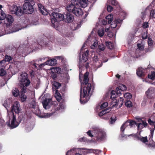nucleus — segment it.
Segmentation results:
<instances>
[{
    "label": "nucleus",
    "instance_id": "nucleus-47",
    "mask_svg": "<svg viewBox=\"0 0 155 155\" xmlns=\"http://www.w3.org/2000/svg\"><path fill=\"white\" fill-rule=\"evenodd\" d=\"M150 17L151 18H155V9L151 11L150 12Z\"/></svg>",
    "mask_w": 155,
    "mask_h": 155
},
{
    "label": "nucleus",
    "instance_id": "nucleus-48",
    "mask_svg": "<svg viewBox=\"0 0 155 155\" xmlns=\"http://www.w3.org/2000/svg\"><path fill=\"white\" fill-rule=\"evenodd\" d=\"M55 97L58 101H59L61 99V96L59 93H56L55 94Z\"/></svg>",
    "mask_w": 155,
    "mask_h": 155
},
{
    "label": "nucleus",
    "instance_id": "nucleus-38",
    "mask_svg": "<svg viewBox=\"0 0 155 155\" xmlns=\"http://www.w3.org/2000/svg\"><path fill=\"white\" fill-rule=\"evenodd\" d=\"M28 65L29 66H31V67L34 69H35V65L36 66L37 64L36 63H35V61L34 60L28 62Z\"/></svg>",
    "mask_w": 155,
    "mask_h": 155
},
{
    "label": "nucleus",
    "instance_id": "nucleus-6",
    "mask_svg": "<svg viewBox=\"0 0 155 155\" xmlns=\"http://www.w3.org/2000/svg\"><path fill=\"white\" fill-rule=\"evenodd\" d=\"M3 20H4L5 25L6 27V28L4 29L5 33H3V35L8 34L17 31L21 29V28L17 29L15 31H12L11 29V27L10 26L14 21V19L11 15H6L5 13L4 18Z\"/></svg>",
    "mask_w": 155,
    "mask_h": 155
},
{
    "label": "nucleus",
    "instance_id": "nucleus-59",
    "mask_svg": "<svg viewBox=\"0 0 155 155\" xmlns=\"http://www.w3.org/2000/svg\"><path fill=\"white\" fill-rule=\"evenodd\" d=\"M106 110H105V109H104V110H103L101 111L98 114V115L99 116H103V115L105 114L106 112H105Z\"/></svg>",
    "mask_w": 155,
    "mask_h": 155
},
{
    "label": "nucleus",
    "instance_id": "nucleus-36",
    "mask_svg": "<svg viewBox=\"0 0 155 155\" xmlns=\"http://www.w3.org/2000/svg\"><path fill=\"white\" fill-rule=\"evenodd\" d=\"M125 105L128 108L132 107L133 106L132 102L130 100H127L125 101Z\"/></svg>",
    "mask_w": 155,
    "mask_h": 155
},
{
    "label": "nucleus",
    "instance_id": "nucleus-64",
    "mask_svg": "<svg viewBox=\"0 0 155 155\" xmlns=\"http://www.w3.org/2000/svg\"><path fill=\"white\" fill-rule=\"evenodd\" d=\"M120 15L122 17L123 19H124L126 15V14L125 12H122L120 13Z\"/></svg>",
    "mask_w": 155,
    "mask_h": 155
},
{
    "label": "nucleus",
    "instance_id": "nucleus-19",
    "mask_svg": "<svg viewBox=\"0 0 155 155\" xmlns=\"http://www.w3.org/2000/svg\"><path fill=\"white\" fill-rule=\"evenodd\" d=\"M30 107L32 108L36 109V112H35V114H39L40 111V110L38 109V106L37 105L35 101H32L30 104Z\"/></svg>",
    "mask_w": 155,
    "mask_h": 155
},
{
    "label": "nucleus",
    "instance_id": "nucleus-2",
    "mask_svg": "<svg viewBox=\"0 0 155 155\" xmlns=\"http://www.w3.org/2000/svg\"><path fill=\"white\" fill-rule=\"evenodd\" d=\"M20 104L18 101H16L12 106V111L8 114V117L10 120H11V124L9 123L8 125L11 128H14L17 127L19 125L20 121L18 122L16 121V117L15 116L13 112L16 114H18L20 111Z\"/></svg>",
    "mask_w": 155,
    "mask_h": 155
},
{
    "label": "nucleus",
    "instance_id": "nucleus-55",
    "mask_svg": "<svg viewBox=\"0 0 155 155\" xmlns=\"http://www.w3.org/2000/svg\"><path fill=\"white\" fill-rule=\"evenodd\" d=\"M152 7V6L150 4V5H149L148 6L145 10V12L143 13V14L144 15H146V12L147 11H148V12H150V8H151Z\"/></svg>",
    "mask_w": 155,
    "mask_h": 155
},
{
    "label": "nucleus",
    "instance_id": "nucleus-27",
    "mask_svg": "<svg viewBox=\"0 0 155 155\" xmlns=\"http://www.w3.org/2000/svg\"><path fill=\"white\" fill-rule=\"evenodd\" d=\"M102 65V62L101 61H96L95 62H94L93 66H94V68H96L95 70L100 67H101Z\"/></svg>",
    "mask_w": 155,
    "mask_h": 155
},
{
    "label": "nucleus",
    "instance_id": "nucleus-57",
    "mask_svg": "<svg viewBox=\"0 0 155 155\" xmlns=\"http://www.w3.org/2000/svg\"><path fill=\"white\" fill-rule=\"evenodd\" d=\"M143 27L144 28H146L149 27V24L148 22H144L143 24Z\"/></svg>",
    "mask_w": 155,
    "mask_h": 155
},
{
    "label": "nucleus",
    "instance_id": "nucleus-58",
    "mask_svg": "<svg viewBox=\"0 0 155 155\" xmlns=\"http://www.w3.org/2000/svg\"><path fill=\"white\" fill-rule=\"evenodd\" d=\"M55 59L59 60V61H62L64 59V57L63 56H56L55 57Z\"/></svg>",
    "mask_w": 155,
    "mask_h": 155
},
{
    "label": "nucleus",
    "instance_id": "nucleus-29",
    "mask_svg": "<svg viewBox=\"0 0 155 155\" xmlns=\"http://www.w3.org/2000/svg\"><path fill=\"white\" fill-rule=\"evenodd\" d=\"M61 70V68L58 67H54L51 69V72H54L55 73H60Z\"/></svg>",
    "mask_w": 155,
    "mask_h": 155
},
{
    "label": "nucleus",
    "instance_id": "nucleus-21",
    "mask_svg": "<svg viewBox=\"0 0 155 155\" xmlns=\"http://www.w3.org/2000/svg\"><path fill=\"white\" fill-rule=\"evenodd\" d=\"M146 68L143 69L142 68H139L137 71V74L139 77H142L145 74Z\"/></svg>",
    "mask_w": 155,
    "mask_h": 155
},
{
    "label": "nucleus",
    "instance_id": "nucleus-44",
    "mask_svg": "<svg viewBox=\"0 0 155 155\" xmlns=\"http://www.w3.org/2000/svg\"><path fill=\"white\" fill-rule=\"evenodd\" d=\"M38 18H37L36 19L32 20L31 22V25H36L39 24L38 21Z\"/></svg>",
    "mask_w": 155,
    "mask_h": 155
},
{
    "label": "nucleus",
    "instance_id": "nucleus-40",
    "mask_svg": "<svg viewBox=\"0 0 155 155\" xmlns=\"http://www.w3.org/2000/svg\"><path fill=\"white\" fill-rule=\"evenodd\" d=\"M6 74V71L5 70V68H0V76H3L5 75Z\"/></svg>",
    "mask_w": 155,
    "mask_h": 155
},
{
    "label": "nucleus",
    "instance_id": "nucleus-11",
    "mask_svg": "<svg viewBox=\"0 0 155 155\" xmlns=\"http://www.w3.org/2000/svg\"><path fill=\"white\" fill-rule=\"evenodd\" d=\"M42 103L44 108L45 109L51 108H54V107L57 104V103L56 101L53 102L50 98L46 99L43 101Z\"/></svg>",
    "mask_w": 155,
    "mask_h": 155
},
{
    "label": "nucleus",
    "instance_id": "nucleus-30",
    "mask_svg": "<svg viewBox=\"0 0 155 155\" xmlns=\"http://www.w3.org/2000/svg\"><path fill=\"white\" fill-rule=\"evenodd\" d=\"M113 15L110 14L106 17V19L108 21V23L110 24L111 23L113 20Z\"/></svg>",
    "mask_w": 155,
    "mask_h": 155
},
{
    "label": "nucleus",
    "instance_id": "nucleus-50",
    "mask_svg": "<svg viewBox=\"0 0 155 155\" xmlns=\"http://www.w3.org/2000/svg\"><path fill=\"white\" fill-rule=\"evenodd\" d=\"M108 106V103L107 102L104 103L102 104L100 106L101 109H103L105 108Z\"/></svg>",
    "mask_w": 155,
    "mask_h": 155
},
{
    "label": "nucleus",
    "instance_id": "nucleus-39",
    "mask_svg": "<svg viewBox=\"0 0 155 155\" xmlns=\"http://www.w3.org/2000/svg\"><path fill=\"white\" fill-rule=\"evenodd\" d=\"M118 87H119V89H120L121 91H123L126 90L127 88L126 86L122 84H120Z\"/></svg>",
    "mask_w": 155,
    "mask_h": 155
},
{
    "label": "nucleus",
    "instance_id": "nucleus-60",
    "mask_svg": "<svg viewBox=\"0 0 155 155\" xmlns=\"http://www.w3.org/2000/svg\"><path fill=\"white\" fill-rule=\"evenodd\" d=\"M116 117L115 118L111 117L110 118V123L111 124H114L116 120Z\"/></svg>",
    "mask_w": 155,
    "mask_h": 155
},
{
    "label": "nucleus",
    "instance_id": "nucleus-9",
    "mask_svg": "<svg viewBox=\"0 0 155 155\" xmlns=\"http://www.w3.org/2000/svg\"><path fill=\"white\" fill-rule=\"evenodd\" d=\"M35 4L34 0H25L23 6L24 13L26 14L32 13L34 11L33 6Z\"/></svg>",
    "mask_w": 155,
    "mask_h": 155
},
{
    "label": "nucleus",
    "instance_id": "nucleus-33",
    "mask_svg": "<svg viewBox=\"0 0 155 155\" xmlns=\"http://www.w3.org/2000/svg\"><path fill=\"white\" fill-rule=\"evenodd\" d=\"M104 33V28H101L99 29L97 33L98 35L100 37H102L103 36Z\"/></svg>",
    "mask_w": 155,
    "mask_h": 155
},
{
    "label": "nucleus",
    "instance_id": "nucleus-5",
    "mask_svg": "<svg viewBox=\"0 0 155 155\" xmlns=\"http://www.w3.org/2000/svg\"><path fill=\"white\" fill-rule=\"evenodd\" d=\"M92 129V133L93 134H92L90 130L87 132L90 137L94 136L98 141H102L106 137V134L103 130L97 127H94Z\"/></svg>",
    "mask_w": 155,
    "mask_h": 155
},
{
    "label": "nucleus",
    "instance_id": "nucleus-1",
    "mask_svg": "<svg viewBox=\"0 0 155 155\" xmlns=\"http://www.w3.org/2000/svg\"><path fill=\"white\" fill-rule=\"evenodd\" d=\"M88 72H86L84 75L83 82H81L80 102L82 104L86 103L89 100V98L88 96H87V92L88 95V94H90L91 89V84L90 83H88Z\"/></svg>",
    "mask_w": 155,
    "mask_h": 155
},
{
    "label": "nucleus",
    "instance_id": "nucleus-17",
    "mask_svg": "<svg viewBox=\"0 0 155 155\" xmlns=\"http://www.w3.org/2000/svg\"><path fill=\"white\" fill-rule=\"evenodd\" d=\"M74 19L73 15L69 13H67L64 16V20L66 22H71Z\"/></svg>",
    "mask_w": 155,
    "mask_h": 155
},
{
    "label": "nucleus",
    "instance_id": "nucleus-20",
    "mask_svg": "<svg viewBox=\"0 0 155 155\" xmlns=\"http://www.w3.org/2000/svg\"><path fill=\"white\" fill-rule=\"evenodd\" d=\"M65 108L64 104V102H60L58 107L56 109L54 108L55 111H59L60 112H62Z\"/></svg>",
    "mask_w": 155,
    "mask_h": 155
},
{
    "label": "nucleus",
    "instance_id": "nucleus-8",
    "mask_svg": "<svg viewBox=\"0 0 155 155\" xmlns=\"http://www.w3.org/2000/svg\"><path fill=\"white\" fill-rule=\"evenodd\" d=\"M66 8L68 11L72 13L77 16H81L83 14L82 10L78 7L77 2L74 3V5L72 4L68 5Z\"/></svg>",
    "mask_w": 155,
    "mask_h": 155
},
{
    "label": "nucleus",
    "instance_id": "nucleus-7",
    "mask_svg": "<svg viewBox=\"0 0 155 155\" xmlns=\"http://www.w3.org/2000/svg\"><path fill=\"white\" fill-rule=\"evenodd\" d=\"M51 21L52 26L56 29L59 25L58 21L64 20V16L62 14L55 12L51 13Z\"/></svg>",
    "mask_w": 155,
    "mask_h": 155
},
{
    "label": "nucleus",
    "instance_id": "nucleus-26",
    "mask_svg": "<svg viewBox=\"0 0 155 155\" xmlns=\"http://www.w3.org/2000/svg\"><path fill=\"white\" fill-rule=\"evenodd\" d=\"M89 51L87 50L82 55V60L83 61L85 62L87 60Z\"/></svg>",
    "mask_w": 155,
    "mask_h": 155
},
{
    "label": "nucleus",
    "instance_id": "nucleus-35",
    "mask_svg": "<svg viewBox=\"0 0 155 155\" xmlns=\"http://www.w3.org/2000/svg\"><path fill=\"white\" fill-rule=\"evenodd\" d=\"M5 13L2 10L0 11V24L2 23V21L4 18Z\"/></svg>",
    "mask_w": 155,
    "mask_h": 155
},
{
    "label": "nucleus",
    "instance_id": "nucleus-45",
    "mask_svg": "<svg viewBox=\"0 0 155 155\" xmlns=\"http://www.w3.org/2000/svg\"><path fill=\"white\" fill-rule=\"evenodd\" d=\"M53 85L54 87H55L56 89L58 88L61 86V85L60 83L56 81H54L53 82Z\"/></svg>",
    "mask_w": 155,
    "mask_h": 155
},
{
    "label": "nucleus",
    "instance_id": "nucleus-37",
    "mask_svg": "<svg viewBox=\"0 0 155 155\" xmlns=\"http://www.w3.org/2000/svg\"><path fill=\"white\" fill-rule=\"evenodd\" d=\"M21 101H25L27 98V96L24 94L20 93L19 95Z\"/></svg>",
    "mask_w": 155,
    "mask_h": 155
},
{
    "label": "nucleus",
    "instance_id": "nucleus-41",
    "mask_svg": "<svg viewBox=\"0 0 155 155\" xmlns=\"http://www.w3.org/2000/svg\"><path fill=\"white\" fill-rule=\"evenodd\" d=\"M54 112H52L50 113H47L46 114L44 115H41L39 116V117L41 118H47L48 117L51 116Z\"/></svg>",
    "mask_w": 155,
    "mask_h": 155
},
{
    "label": "nucleus",
    "instance_id": "nucleus-31",
    "mask_svg": "<svg viewBox=\"0 0 155 155\" xmlns=\"http://www.w3.org/2000/svg\"><path fill=\"white\" fill-rule=\"evenodd\" d=\"M105 44L106 46L110 49H112L114 47V45L110 42L106 41Z\"/></svg>",
    "mask_w": 155,
    "mask_h": 155
},
{
    "label": "nucleus",
    "instance_id": "nucleus-23",
    "mask_svg": "<svg viewBox=\"0 0 155 155\" xmlns=\"http://www.w3.org/2000/svg\"><path fill=\"white\" fill-rule=\"evenodd\" d=\"M46 62L48 65L50 66L55 65L57 63V61L55 58L51 59V60H47Z\"/></svg>",
    "mask_w": 155,
    "mask_h": 155
},
{
    "label": "nucleus",
    "instance_id": "nucleus-54",
    "mask_svg": "<svg viewBox=\"0 0 155 155\" xmlns=\"http://www.w3.org/2000/svg\"><path fill=\"white\" fill-rule=\"evenodd\" d=\"M98 48L101 51H103L105 49V46L103 44H101L98 45Z\"/></svg>",
    "mask_w": 155,
    "mask_h": 155
},
{
    "label": "nucleus",
    "instance_id": "nucleus-52",
    "mask_svg": "<svg viewBox=\"0 0 155 155\" xmlns=\"http://www.w3.org/2000/svg\"><path fill=\"white\" fill-rule=\"evenodd\" d=\"M12 59V58L11 56L6 55L5 56V59L4 61H5V62L6 61L9 62L11 61Z\"/></svg>",
    "mask_w": 155,
    "mask_h": 155
},
{
    "label": "nucleus",
    "instance_id": "nucleus-10",
    "mask_svg": "<svg viewBox=\"0 0 155 155\" xmlns=\"http://www.w3.org/2000/svg\"><path fill=\"white\" fill-rule=\"evenodd\" d=\"M18 79L19 81L22 84H25L26 86H29L31 83L28 78V75L25 72H22L19 76Z\"/></svg>",
    "mask_w": 155,
    "mask_h": 155
},
{
    "label": "nucleus",
    "instance_id": "nucleus-51",
    "mask_svg": "<svg viewBox=\"0 0 155 155\" xmlns=\"http://www.w3.org/2000/svg\"><path fill=\"white\" fill-rule=\"evenodd\" d=\"M139 139L141 141L144 143L148 141L147 137H140Z\"/></svg>",
    "mask_w": 155,
    "mask_h": 155
},
{
    "label": "nucleus",
    "instance_id": "nucleus-24",
    "mask_svg": "<svg viewBox=\"0 0 155 155\" xmlns=\"http://www.w3.org/2000/svg\"><path fill=\"white\" fill-rule=\"evenodd\" d=\"M80 149L85 150V151L87 153H93L97 154V153H98L99 151H101L100 150H98L88 149L84 148H80Z\"/></svg>",
    "mask_w": 155,
    "mask_h": 155
},
{
    "label": "nucleus",
    "instance_id": "nucleus-32",
    "mask_svg": "<svg viewBox=\"0 0 155 155\" xmlns=\"http://www.w3.org/2000/svg\"><path fill=\"white\" fill-rule=\"evenodd\" d=\"M25 84H22L21 86V91L20 93L24 94L27 92V87Z\"/></svg>",
    "mask_w": 155,
    "mask_h": 155
},
{
    "label": "nucleus",
    "instance_id": "nucleus-53",
    "mask_svg": "<svg viewBox=\"0 0 155 155\" xmlns=\"http://www.w3.org/2000/svg\"><path fill=\"white\" fill-rule=\"evenodd\" d=\"M97 45V41L96 40H95L93 44L91 46V48L92 49L94 48Z\"/></svg>",
    "mask_w": 155,
    "mask_h": 155
},
{
    "label": "nucleus",
    "instance_id": "nucleus-25",
    "mask_svg": "<svg viewBox=\"0 0 155 155\" xmlns=\"http://www.w3.org/2000/svg\"><path fill=\"white\" fill-rule=\"evenodd\" d=\"M108 3L113 5L116 6L117 8L119 9L120 8L119 5L116 0H108Z\"/></svg>",
    "mask_w": 155,
    "mask_h": 155
},
{
    "label": "nucleus",
    "instance_id": "nucleus-43",
    "mask_svg": "<svg viewBox=\"0 0 155 155\" xmlns=\"http://www.w3.org/2000/svg\"><path fill=\"white\" fill-rule=\"evenodd\" d=\"M148 78L152 80L155 79V72H152L150 75H148Z\"/></svg>",
    "mask_w": 155,
    "mask_h": 155
},
{
    "label": "nucleus",
    "instance_id": "nucleus-28",
    "mask_svg": "<svg viewBox=\"0 0 155 155\" xmlns=\"http://www.w3.org/2000/svg\"><path fill=\"white\" fill-rule=\"evenodd\" d=\"M47 63L46 62H44L43 63L39 65L37 64L36 65V66L35 65V68L37 70H40L45 65H48Z\"/></svg>",
    "mask_w": 155,
    "mask_h": 155
},
{
    "label": "nucleus",
    "instance_id": "nucleus-56",
    "mask_svg": "<svg viewBox=\"0 0 155 155\" xmlns=\"http://www.w3.org/2000/svg\"><path fill=\"white\" fill-rule=\"evenodd\" d=\"M137 126L138 129H141L143 128V125L142 123H139L137 124Z\"/></svg>",
    "mask_w": 155,
    "mask_h": 155
},
{
    "label": "nucleus",
    "instance_id": "nucleus-63",
    "mask_svg": "<svg viewBox=\"0 0 155 155\" xmlns=\"http://www.w3.org/2000/svg\"><path fill=\"white\" fill-rule=\"evenodd\" d=\"M148 43L149 45L151 46L153 45V41L150 38H148Z\"/></svg>",
    "mask_w": 155,
    "mask_h": 155
},
{
    "label": "nucleus",
    "instance_id": "nucleus-42",
    "mask_svg": "<svg viewBox=\"0 0 155 155\" xmlns=\"http://www.w3.org/2000/svg\"><path fill=\"white\" fill-rule=\"evenodd\" d=\"M5 61L4 59H3L0 61V68H5Z\"/></svg>",
    "mask_w": 155,
    "mask_h": 155
},
{
    "label": "nucleus",
    "instance_id": "nucleus-3",
    "mask_svg": "<svg viewBox=\"0 0 155 155\" xmlns=\"http://www.w3.org/2000/svg\"><path fill=\"white\" fill-rule=\"evenodd\" d=\"M47 44L46 42H45L44 41H38V44L37 45L38 46H36L37 44L36 43L34 44L31 46H28L27 45L26 46L25 45H23L20 46L17 50V53H18V55H21V54H24L26 53L29 54L32 51L34 50H35V48L36 49H40L42 47H44Z\"/></svg>",
    "mask_w": 155,
    "mask_h": 155
},
{
    "label": "nucleus",
    "instance_id": "nucleus-18",
    "mask_svg": "<svg viewBox=\"0 0 155 155\" xmlns=\"http://www.w3.org/2000/svg\"><path fill=\"white\" fill-rule=\"evenodd\" d=\"M38 5L39 10L43 15H48V12L41 4H38Z\"/></svg>",
    "mask_w": 155,
    "mask_h": 155
},
{
    "label": "nucleus",
    "instance_id": "nucleus-49",
    "mask_svg": "<svg viewBox=\"0 0 155 155\" xmlns=\"http://www.w3.org/2000/svg\"><path fill=\"white\" fill-rule=\"evenodd\" d=\"M137 46L138 47V48L136 49V51H137L138 50H143L144 48V47L143 45H141L140 44H137Z\"/></svg>",
    "mask_w": 155,
    "mask_h": 155
},
{
    "label": "nucleus",
    "instance_id": "nucleus-46",
    "mask_svg": "<svg viewBox=\"0 0 155 155\" xmlns=\"http://www.w3.org/2000/svg\"><path fill=\"white\" fill-rule=\"evenodd\" d=\"M124 96L125 98L127 99H130L132 97L131 95L129 93H127L124 94Z\"/></svg>",
    "mask_w": 155,
    "mask_h": 155
},
{
    "label": "nucleus",
    "instance_id": "nucleus-15",
    "mask_svg": "<svg viewBox=\"0 0 155 155\" xmlns=\"http://www.w3.org/2000/svg\"><path fill=\"white\" fill-rule=\"evenodd\" d=\"M146 94L148 98H153L155 96V89L153 87H150L146 91Z\"/></svg>",
    "mask_w": 155,
    "mask_h": 155
},
{
    "label": "nucleus",
    "instance_id": "nucleus-34",
    "mask_svg": "<svg viewBox=\"0 0 155 155\" xmlns=\"http://www.w3.org/2000/svg\"><path fill=\"white\" fill-rule=\"evenodd\" d=\"M12 94L15 97H17L19 95V91L17 88H15L12 90Z\"/></svg>",
    "mask_w": 155,
    "mask_h": 155
},
{
    "label": "nucleus",
    "instance_id": "nucleus-16",
    "mask_svg": "<svg viewBox=\"0 0 155 155\" xmlns=\"http://www.w3.org/2000/svg\"><path fill=\"white\" fill-rule=\"evenodd\" d=\"M122 21V19L120 18L116 19L111 24V28H114L117 27L118 29L120 27Z\"/></svg>",
    "mask_w": 155,
    "mask_h": 155
},
{
    "label": "nucleus",
    "instance_id": "nucleus-22",
    "mask_svg": "<svg viewBox=\"0 0 155 155\" xmlns=\"http://www.w3.org/2000/svg\"><path fill=\"white\" fill-rule=\"evenodd\" d=\"M88 0H79V1L77 2H78V5H80L83 8H84L86 7L87 5V1Z\"/></svg>",
    "mask_w": 155,
    "mask_h": 155
},
{
    "label": "nucleus",
    "instance_id": "nucleus-12",
    "mask_svg": "<svg viewBox=\"0 0 155 155\" xmlns=\"http://www.w3.org/2000/svg\"><path fill=\"white\" fill-rule=\"evenodd\" d=\"M12 14H14L17 16H21L24 13L23 8L21 6L13 5L10 8Z\"/></svg>",
    "mask_w": 155,
    "mask_h": 155
},
{
    "label": "nucleus",
    "instance_id": "nucleus-62",
    "mask_svg": "<svg viewBox=\"0 0 155 155\" xmlns=\"http://www.w3.org/2000/svg\"><path fill=\"white\" fill-rule=\"evenodd\" d=\"M5 125L4 120L1 118V115L0 114V125L3 126Z\"/></svg>",
    "mask_w": 155,
    "mask_h": 155
},
{
    "label": "nucleus",
    "instance_id": "nucleus-13",
    "mask_svg": "<svg viewBox=\"0 0 155 155\" xmlns=\"http://www.w3.org/2000/svg\"><path fill=\"white\" fill-rule=\"evenodd\" d=\"M148 122L150 125H154V128L151 129L150 133L151 137L149 139V140H150L151 137V140H152V138L153 134V132L154 130L155 129V113L153 114L150 117V118L148 120Z\"/></svg>",
    "mask_w": 155,
    "mask_h": 155
},
{
    "label": "nucleus",
    "instance_id": "nucleus-61",
    "mask_svg": "<svg viewBox=\"0 0 155 155\" xmlns=\"http://www.w3.org/2000/svg\"><path fill=\"white\" fill-rule=\"evenodd\" d=\"M113 7L109 5H107V10L108 12H111L113 11Z\"/></svg>",
    "mask_w": 155,
    "mask_h": 155
},
{
    "label": "nucleus",
    "instance_id": "nucleus-14",
    "mask_svg": "<svg viewBox=\"0 0 155 155\" xmlns=\"http://www.w3.org/2000/svg\"><path fill=\"white\" fill-rule=\"evenodd\" d=\"M137 124L135 121L133 120L126 121L120 127L121 130L123 132L127 126H129L130 128L133 127H135V125H137Z\"/></svg>",
    "mask_w": 155,
    "mask_h": 155
},
{
    "label": "nucleus",
    "instance_id": "nucleus-4",
    "mask_svg": "<svg viewBox=\"0 0 155 155\" xmlns=\"http://www.w3.org/2000/svg\"><path fill=\"white\" fill-rule=\"evenodd\" d=\"M122 91L119 89V87L116 88V91L112 90L110 93V98L111 100L110 104L111 107H116V108L121 107L124 102V99L123 97H120V99L117 101L116 99L117 96H120L122 94Z\"/></svg>",
    "mask_w": 155,
    "mask_h": 155
}]
</instances>
